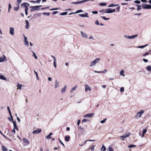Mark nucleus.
Listing matches in <instances>:
<instances>
[{
	"mask_svg": "<svg viewBox=\"0 0 151 151\" xmlns=\"http://www.w3.org/2000/svg\"><path fill=\"white\" fill-rule=\"evenodd\" d=\"M108 150L109 151H114L113 149H112V147H109V149Z\"/></svg>",
	"mask_w": 151,
	"mask_h": 151,
	"instance_id": "obj_46",
	"label": "nucleus"
},
{
	"mask_svg": "<svg viewBox=\"0 0 151 151\" xmlns=\"http://www.w3.org/2000/svg\"><path fill=\"white\" fill-rule=\"evenodd\" d=\"M106 4L105 3H101L99 4V5L101 6H106Z\"/></svg>",
	"mask_w": 151,
	"mask_h": 151,
	"instance_id": "obj_35",
	"label": "nucleus"
},
{
	"mask_svg": "<svg viewBox=\"0 0 151 151\" xmlns=\"http://www.w3.org/2000/svg\"><path fill=\"white\" fill-rule=\"evenodd\" d=\"M41 0H37L35 1H31V2H33V3H40V1H41Z\"/></svg>",
	"mask_w": 151,
	"mask_h": 151,
	"instance_id": "obj_39",
	"label": "nucleus"
},
{
	"mask_svg": "<svg viewBox=\"0 0 151 151\" xmlns=\"http://www.w3.org/2000/svg\"><path fill=\"white\" fill-rule=\"evenodd\" d=\"M59 86V83L57 80H56L55 81V84L54 86L55 88H57Z\"/></svg>",
	"mask_w": 151,
	"mask_h": 151,
	"instance_id": "obj_13",
	"label": "nucleus"
},
{
	"mask_svg": "<svg viewBox=\"0 0 151 151\" xmlns=\"http://www.w3.org/2000/svg\"><path fill=\"white\" fill-rule=\"evenodd\" d=\"M88 13H85V14H79L78 15L82 17H88Z\"/></svg>",
	"mask_w": 151,
	"mask_h": 151,
	"instance_id": "obj_14",
	"label": "nucleus"
},
{
	"mask_svg": "<svg viewBox=\"0 0 151 151\" xmlns=\"http://www.w3.org/2000/svg\"><path fill=\"white\" fill-rule=\"evenodd\" d=\"M143 60L145 63H147L148 62V60L145 58L143 59Z\"/></svg>",
	"mask_w": 151,
	"mask_h": 151,
	"instance_id": "obj_60",
	"label": "nucleus"
},
{
	"mask_svg": "<svg viewBox=\"0 0 151 151\" xmlns=\"http://www.w3.org/2000/svg\"><path fill=\"white\" fill-rule=\"evenodd\" d=\"M144 112L145 111L143 110H141L137 112L135 115V118L137 119H139Z\"/></svg>",
	"mask_w": 151,
	"mask_h": 151,
	"instance_id": "obj_2",
	"label": "nucleus"
},
{
	"mask_svg": "<svg viewBox=\"0 0 151 151\" xmlns=\"http://www.w3.org/2000/svg\"><path fill=\"white\" fill-rule=\"evenodd\" d=\"M52 135V133H50L48 135L46 136V138H47V139H51V136Z\"/></svg>",
	"mask_w": 151,
	"mask_h": 151,
	"instance_id": "obj_20",
	"label": "nucleus"
},
{
	"mask_svg": "<svg viewBox=\"0 0 151 151\" xmlns=\"http://www.w3.org/2000/svg\"><path fill=\"white\" fill-rule=\"evenodd\" d=\"M146 69L148 71L151 72V66L150 65L147 66L146 67Z\"/></svg>",
	"mask_w": 151,
	"mask_h": 151,
	"instance_id": "obj_24",
	"label": "nucleus"
},
{
	"mask_svg": "<svg viewBox=\"0 0 151 151\" xmlns=\"http://www.w3.org/2000/svg\"><path fill=\"white\" fill-rule=\"evenodd\" d=\"M94 115V113H92V114H86L84 116V117H92V116H93Z\"/></svg>",
	"mask_w": 151,
	"mask_h": 151,
	"instance_id": "obj_15",
	"label": "nucleus"
},
{
	"mask_svg": "<svg viewBox=\"0 0 151 151\" xmlns=\"http://www.w3.org/2000/svg\"><path fill=\"white\" fill-rule=\"evenodd\" d=\"M101 60V59L99 58H96L94 60L91 61L89 65V67H91L95 65L96 64L99 63Z\"/></svg>",
	"mask_w": 151,
	"mask_h": 151,
	"instance_id": "obj_1",
	"label": "nucleus"
},
{
	"mask_svg": "<svg viewBox=\"0 0 151 151\" xmlns=\"http://www.w3.org/2000/svg\"><path fill=\"white\" fill-rule=\"evenodd\" d=\"M124 37L125 38L129 39V36L127 35H125L124 36Z\"/></svg>",
	"mask_w": 151,
	"mask_h": 151,
	"instance_id": "obj_54",
	"label": "nucleus"
},
{
	"mask_svg": "<svg viewBox=\"0 0 151 151\" xmlns=\"http://www.w3.org/2000/svg\"><path fill=\"white\" fill-rule=\"evenodd\" d=\"M129 132H127L124 134L123 135L120 136V138L122 140H124L126 138L128 137L130 135Z\"/></svg>",
	"mask_w": 151,
	"mask_h": 151,
	"instance_id": "obj_3",
	"label": "nucleus"
},
{
	"mask_svg": "<svg viewBox=\"0 0 151 151\" xmlns=\"http://www.w3.org/2000/svg\"><path fill=\"white\" fill-rule=\"evenodd\" d=\"M41 131V130L40 129H37V130H34L32 133L33 134H37L38 133H40Z\"/></svg>",
	"mask_w": 151,
	"mask_h": 151,
	"instance_id": "obj_10",
	"label": "nucleus"
},
{
	"mask_svg": "<svg viewBox=\"0 0 151 151\" xmlns=\"http://www.w3.org/2000/svg\"><path fill=\"white\" fill-rule=\"evenodd\" d=\"M9 33L12 35H13L14 34V28L12 27L9 28Z\"/></svg>",
	"mask_w": 151,
	"mask_h": 151,
	"instance_id": "obj_9",
	"label": "nucleus"
},
{
	"mask_svg": "<svg viewBox=\"0 0 151 151\" xmlns=\"http://www.w3.org/2000/svg\"><path fill=\"white\" fill-rule=\"evenodd\" d=\"M101 150H103L104 151H105L106 150V147L104 146L103 145L101 148Z\"/></svg>",
	"mask_w": 151,
	"mask_h": 151,
	"instance_id": "obj_33",
	"label": "nucleus"
},
{
	"mask_svg": "<svg viewBox=\"0 0 151 151\" xmlns=\"http://www.w3.org/2000/svg\"><path fill=\"white\" fill-rule=\"evenodd\" d=\"M68 14L67 12H63V13H62L60 14V15H66L67 14Z\"/></svg>",
	"mask_w": 151,
	"mask_h": 151,
	"instance_id": "obj_41",
	"label": "nucleus"
},
{
	"mask_svg": "<svg viewBox=\"0 0 151 151\" xmlns=\"http://www.w3.org/2000/svg\"><path fill=\"white\" fill-rule=\"evenodd\" d=\"M94 146L93 145L92 147H91L90 148V149H91L92 151H94Z\"/></svg>",
	"mask_w": 151,
	"mask_h": 151,
	"instance_id": "obj_53",
	"label": "nucleus"
},
{
	"mask_svg": "<svg viewBox=\"0 0 151 151\" xmlns=\"http://www.w3.org/2000/svg\"><path fill=\"white\" fill-rule=\"evenodd\" d=\"M88 121V120L87 119H84L82 120V122H86Z\"/></svg>",
	"mask_w": 151,
	"mask_h": 151,
	"instance_id": "obj_52",
	"label": "nucleus"
},
{
	"mask_svg": "<svg viewBox=\"0 0 151 151\" xmlns=\"http://www.w3.org/2000/svg\"><path fill=\"white\" fill-rule=\"evenodd\" d=\"M106 118H105L103 119V120H101L100 121V123H104L106 122Z\"/></svg>",
	"mask_w": 151,
	"mask_h": 151,
	"instance_id": "obj_44",
	"label": "nucleus"
},
{
	"mask_svg": "<svg viewBox=\"0 0 151 151\" xmlns=\"http://www.w3.org/2000/svg\"><path fill=\"white\" fill-rule=\"evenodd\" d=\"M91 90V87L89 86L88 85L86 84L85 85V90L86 92H87L88 91H90Z\"/></svg>",
	"mask_w": 151,
	"mask_h": 151,
	"instance_id": "obj_6",
	"label": "nucleus"
},
{
	"mask_svg": "<svg viewBox=\"0 0 151 151\" xmlns=\"http://www.w3.org/2000/svg\"><path fill=\"white\" fill-rule=\"evenodd\" d=\"M95 24L96 25H100V23L98 20H96L95 22Z\"/></svg>",
	"mask_w": 151,
	"mask_h": 151,
	"instance_id": "obj_47",
	"label": "nucleus"
},
{
	"mask_svg": "<svg viewBox=\"0 0 151 151\" xmlns=\"http://www.w3.org/2000/svg\"><path fill=\"white\" fill-rule=\"evenodd\" d=\"M29 4L28 3H24L21 4L22 6H23L24 7H25V8L26 7H28L29 6Z\"/></svg>",
	"mask_w": 151,
	"mask_h": 151,
	"instance_id": "obj_19",
	"label": "nucleus"
},
{
	"mask_svg": "<svg viewBox=\"0 0 151 151\" xmlns=\"http://www.w3.org/2000/svg\"><path fill=\"white\" fill-rule=\"evenodd\" d=\"M42 6L41 5L38 6H32L30 7L31 8V11H34V10H37L38 9H39V8Z\"/></svg>",
	"mask_w": 151,
	"mask_h": 151,
	"instance_id": "obj_4",
	"label": "nucleus"
},
{
	"mask_svg": "<svg viewBox=\"0 0 151 151\" xmlns=\"http://www.w3.org/2000/svg\"><path fill=\"white\" fill-rule=\"evenodd\" d=\"M151 9V6L150 4L147 5L146 7H145V9Z\"/></svg>",
	"mask_w": 151,
	"mask_h": 151,
	"instance_id": "obj_31",
	"label": "nucleus"
},
{
	"mask_svg": "<svg viewBox=\"0 0 151 151\" xmlns=\"http://www.w3.org/2000/svg\"><path fill=\"white\" fill-rule=\"evenodd\" d=\"M59 141L60 142V143L62 145H63V146H64V144L62 142V141H61V140H60V139H59Z\"/></svg>",
	"mask_w": 151,
	"mask_h": 151,
	"instance_id": "obj_63",
	"label": "nucleus"
},
{
	"mask_svg": "<svg viewBox=\"0 0 151 151\" xmlns=\"http://www.w3.org/2000/svg\"><path fill=\"white\" fill-rule=\"evenodd\" d=\"M147 4H143L142 5V6L143 8L145 9V7H146V5H147Z\"/></svg>",
	"mask_w": 151,
	"mask_h": 151,
	"instance_id": "obj_57",
	"label": "nucleus"
},
{
	"mask_svg": "<svg viewBox=\"0 0 151 151\" xmlns=\"http://www.w3.org/2000/svg\"><path fill=\"white\" fill-rule=\"evenodd\" d=\"M22 86V85L21 84H19V83H18L17 87L18 88V89H20L21 88V87Z\"/></svg>",
	"mask_w": 151,
	"mask_h": 151,
	"instance_id": "obj_30",
	"label": "nucleus"
},
{
	"mask_svg": "<svg viewBox=\"0 0 151 151\" xmlns=\"http://www.w3.org/2000/svg\"><path fill=\"white\" fill-rule=\"evenodd\" d=\"M32 52L33 54V56L35 58V59H37V57L36 55V54L32 51Z\"/></svg>",
	"mask_w": 151,
	"mask_h": 151,
	"instance_id": "obj_36",
	"label": "nucleus"
},
{
	"mask_svg": "<svg viewBox=\"0 0 151 151\" xmlns=\"http://www.w3.org/2000/svg\"><path fill=\"white\" fill-rule=\"evenodd\" d=\"M22 0H17V1L18 3V5H19L21 3Z\"/></svg>",
	"mask_w": 151,
	"mask_h": 151,
	"instance_id": "obj_56",
	"label": "nucleus"
},
{
	"mask_svg": "<svg viewBox=\"0 0 151 151\" xmlns=\"http://www.w3.org/2000/svg\"><path fill=\"white\" fill-rule=\"evenodd\" d=\"M136 147V145H130L128 146V147L131 148Z\"/></svg>",
	"mask_w": 151,
	"mask_h": 151,
	"instance_id": "obj_43",
	"label": "nucleus"
},
{
	"mask_svg": "<svg viewBox=\"0 0 151 151\" xmlns=\"http://www.w3.org/2000/svg\"><path fill=\"white\" fill-rule=\"evenodd\" d=\"M23 36L24 38V42L25 45L26 46H28L29 45V42L27 40V37H26L24 34L23 35Z\"/></svg>",
	"mask_w": 151,
	"mask_h": 151,
	"instance_id": "obj_5",
	"label": "nucleus"
},
{
	"mask_svg": "<svg viewBox=\"0 0 151 151\" xmlns=\"http://www.w3.org/2000/svg\"><path fill=\"white\" fill-rule=\"evenodd\" d=\"M3 151H8V149L4 146L3 145L1 147Z\"/></svg>",
	"mask_w": 151,
	"mask_h": 151,
	"instance_id": "obj_25",
	"label": "nucleus"
},
{
	"mask_svg": "<svg viewBox=\"0 0 151 151\" xmlns=\"http://www.w3.org/2000/svg\"><path fill=\"white\" fill-rule=\"evenodd\" d=\"M81 34L83 37L85 38H87L88 37V35L87 34L85 33H84L83 32H81Z\"/></svg>",
	"mask_w": 151,
	"mask_h": 151,
	"instance_id": "obj_11",
	"label": "nucleus"
},
{
	"mask_svg": "<svg viewBox=\"0 0 151 151\" xmlns=\"http://www.w3.org/2000/svg\"><path fill=\"white\" fill-rule=\"evenodd\" d=\"M0 79L5 81L6 80V78L2 75L0 76Z\"/></svg>",
	"mask_w": 151,
	"mask_h": 151,
	"instance_id": "obj_23",
	"label": "nucleus"
},
{
	"mask_svg": "<svg viewBox=\"0 0 151 151\" xmlns=\"http://www.w3.org/2000/svg\"><path fill=\"white\" fill-rule=\"evenodd\" d=\"M51 57L53 59V60H54L53 62H56V59L52 55H51Z\"/></svg>",
	"mask_w": 151,
	"mask_h": 151,
	"instance_id": "obj_48",
	"label": "nucleus"
},
{
	"mask_svg": "<svg viewBox=\"0 0 151 151\" xmlns=\"http://www.w3.org/2000/svg\"><path fill=\"white\" fill-rule=\"evenodd\" d=\"M43 14L44 15H47L48 16H49L50 14V13H46V12H43Z\"/></svg>",
	"mask_w": 151,
	"mask_h": 151,
	"instance_id": "obj_49",
	"label": "nucleus"
},
{
	"mask_svg": "<svg viewBox=\"0 0 151 151\" xmlns=\"http://www.w3.org/2000/svg\"><path fill=\"white\" fill-rule=\"evenodd\" d=\"M59 9L57 8H52L51 9H50V10L53 11L54 10H57L58 9Z\"/></svg>",
	"mask_w": 151,
	"mask_h": 151,
	"instance_id": "obj_58",
	"label": "nucleus"
},
{
	"mask_svg": "<svg viewBox=\"0 0 151 151\" xmlns=\"http://www.w3.org/2000/svg\"><path fill=\"white\" fill-rule=\"evenodd\" d=\"M147 132V130L146 129H143L142 132V134L141 136L142 138L143 137L145 136V134Z\"/></svg>",
	"mask_w": 151,
	"mask_h": 151,
	"instance_id": "obj_18",
	"label": "nucleus"
},
{
	"mask_svg": "<svg viewBox=\"0 0 151 151\" xmlns=\"http://www.w3.org/2000/svg\"><path fill=\"white\" fill-rule=\"evenodd\" d=\"M107 72V70L106 69H104L103 71H102V73H105Z\"/></svg>",
	"mask_w": 151,
	"mask_h": 151,
	"instance_id": "obj_61",
	"label": "nucleus"
},
{
	"mask_svg": "<svg viewBox=\"0 0 151 151\" xmlns=\"http://www.w3.org/2000/svg\"><path fill=\"white\" fill-rule=\"evenodd\" d=\"M34 72H35V73L36 74L37 79L38 80H39V78L38 77V74H37V73L35 70H34Z\"/></svg>",
	"mask_w": 151,
	"mask_h": 151,
	"instance_id": "obj_40",
	"label": "nucleus"
},
{
	"mask_svg": "<svg viewBox=\"0 0 151 151\" xmlns=\"http://www.w3.org/2000/svg\"><path fill=\"white\" fill-rule=\"evenodd\" d=\"M118 4L114 5L113 3L111 4L109 6V7H111L113 6H118Z\"/></svg>",
	"mask_w": 151,
	"mask_h": 151,
	"instance_id": "obj_34",
	"label": "nucleus"
},
{
	"mask_svg": "<svg viewBox=\"0 0 151 151\" xmlns=\"http://www.w3.org/2000/svg\"><path fill=\"white\" fill-rule=\"evenodd\" d=\"M83 2V0L79 1L77 2H73L71 3L72 4H81Z\"/></svg>",
	"mask_w": 151,
	"mask_h": 151,
	"instance_id": "obj_27",
	"label": "nucleus"
},
{
	"mask_svg": "<svg viewBox=\"0 0 151 151\" xmlns=\"http://www.w3.org/2000/svg\"><path fill=\"white\" fill-rule=\"evenodd\" d=\"M124 91V87H122L120 88V91L121 92H123Z\"/></svg>",
	"mask_w": 151,
	"mask_h": 151,
	"instance_id": "obj_45",
	"label": "nucleus"
},
{
	"mask_svg": "<svg viewBox=\"0 0 151 151\" xmlns=\"http://www.w3.org/2000/svg\"><path fill=\"white\" fill-rule=\"evenodd\" d=\"M70 138V136H65V140L67 142H68L69 141V140Z\"/></svg>",
	"mask_w": 151,
	"mask_h": 151,
	"instance_id": "obj_28",
	"label": "nucleus"
},
{
	"mask_svg": "<svg viewBox=\"0 0 151 151\" xmlns=\"http://www.w3.org/2000/svg\"><path fill=\"white\" fill-rule=\"evenodd\" d=\"M115 11V9H113L112 10L109 8L108 9H106V11L105 12L106 13H113Z\"/></svg>",
	"mask_w": 151,
	"mask_h": 151,
	"instance_id": "obj_8",
	"label": "nucleus"
},
{
	"mask_svg": "<svg viewBox=\"0 0 151 151\" xmlns=\"http://www.w3.org/2000/svg\"><path fill=\"white\" fill-rule=\"evenodd\" d=\"M67 88V86L66 85L64 86V88H62L61 90V92L62 93H64L66 89Z\"/></svg>",
	"mask_w": 151,
	"mask_h": 151,
	"instance_id": "obj_16",
	"label": "nucleus"
},
{
	"mask_svg": "<svg viewBox=\"0 0 151 151\" xmlns=\"http://www.w3.org/2000/svg\"><path fill=\"white\" fill-rule=\"evenodd\" d=\"M19 6H18V7H16L14 8V10L15 11H17L18 10H19Z\"/></svg>",
	"mask_w": 151,
	"mask_h": 151,
	"instance_id": "obj_51",
	"label": "nucleus"
},
{
	"mask_svg": "<svg viewBox=\"0 0 151 151\" xmlns=\"http://www.w3.org/2000/svg\"><path fill=\"white\" fill-rule=\"evenodd\" d=\"M124 70H122L120 72V75H122L124 77L125 76V75L124 74Z\"/></svg>",
	"mask_w": 151,
	"mask_h": 151,
	"instance_id": "obj_21",
	"label": "nucleus"
},
{
	"mask_svg": "<svg viewBox=\"0 0 151 151\" xmlns=\"http://www.w3.org/2000/svg\"><path fill=\"white\" fill-rule=\"evenodd\" d=\"M148 45V44H146V45H145L143 46H139L137 47L138 48H143Z\"/></svg>",
	"mask_w": 151,
	"mask_h": 151,
	"instance_id": "obj_29",
	"label": "nucleus"
},
{
	"mask_svg": "<svg viewBox=\"0 0 151 151\" xmlns=\"http://www.w3.org/2000/svg\"><path fill=\"white\" fill-rule=\"evenodd\" d=\"M77 87V86H76L75 87L71 89L70 92L72 93L73 91L75 90L76 89Z\"/></svg>",
	"mask_w": 151,
	"mask_h": 151,
	"instance_id": "obj_37",
	"label": "nucleus"
},
{
	"mask_svg": "<svg viewBox=\"0 0 151 151\" xmlns=\"http://www.w3.org/2000/svg\"><path fill=\"white\" fill-rule=\"evenodd\" d=\"M88 39H90L94 40V38L92 36H90L88 37Z\"/></svg>",
	"mask_w": 151,
	"mask_h": 151,
	"instance_id": "obj_64",
	"label": "nucleus"
},
{
	"mask_svg": "<svg viewBox=\"0 0 151 151\" xmlns=\"http://www.w3.org/2000/svg\"><path fill=\"white\" fill-rule=\"evenodd\" d=\"M12 8V6L11 5V4H9V9H8V12H9L10 11V8Z\"/></svg>",
	"mask_w": 151,
	"mask_h": 151,
	"instance_id": "obj_59",
	"label": "nucleus"
},
{
	"mask_svg": "<svg viewBox=\"0 0 151 151\" xmlns=\"http://www.w3.org/2000/svg\"><path fill=\"white\" fill-rule=\"evenodd\" d=\"M6 58L4 55L0 57V62H3L5 61L6 60Z\"/></svg>",
	"mask_w": 151,
	"mask_h": 151,
	"instance_id": "obj_7",
	"label": "nucleus"
},
{
	"mask_svg": "<svg viewBox=\"0 0 151 151\" xmlns=\"http://www.w3.org/2000/svg\"><path fill=\"white\" fill-rule=\"evenodd\" d=\"M83 12V10H82L81 9H80V10H77L76 11V12L75 13V14H78V13H80V12Z\"/></svg>",
	"mask_w": 151,
	"mask_h": 151,
	"instance_id": "obj_32",
	"label": "nucleus"
},
{
	"mask_svg": "<svg viewBox=\"0 0 151 151\" xmlns=\"http://www.w3.org/2000/svg\"><path fill=\"white\" fill-rule=\"evenodd\" d=\"M134 2L135 3L138 4H139L140 3V1L139 0H136Z\"/></svg>",
	"mask_w": 151,
	"mask_h": 151,
	"instance_id": "obj_50",
	"label": "nucleus"
},
{
	"mask_svg": "<svg viewBox=\"0 0 151 151\" xmlns=\"http://www.w3.org/2000/svg\"><path fill=\"white\" fill-rule=\"evenodd\" d=\"M94 0H83V2H87V1H93Z\"/></svg>",
	"mask_w": 151,
	"mask_h": 151,
	"instance_id": "obj_55",
	"label": "nucleus"
},
{
	"mask_svg": "<svg viewBox=\"0 0 151 151\" xmlns=\"http://www.w3.org/2000/svg\"><path fill=\"white\" fill-rule=\"evenodd\" d=\"M23 140L25 143H28V144L29 143V141L26 138H24L23 139Z\"/></svg>",
	"mask_w": 151,
	"mask_h": 151,
	"instance_id": "obj_26",
	"label": "nucleus"
},
{
	"mask_svg": "<svg viewBox=\"0 0 151 151\" xmlns=\"http://www.w3.org/2000/svg\"><path fill=\"white\" fill-rule=\"evenodd\" d=\"M25 22L26 23V25L25 26V27L26 29H29V22L28 20H25Z\"/></svg>",
	"mask_w": 151,
	"mask_h": 151,
	"instance_id": "obj_12",
	"label": "nucleus"
},
{
	"mask_svg": "<svg viewBox=\"0 0 151 151\" xmlns=\"http://www.w3.org/2000/svg\"><path fill=\"white\" fill-rule=\"evenodd\" d=\"M92 13L93 14H97L98 13V12L97 11H92Z\"/></svg>",
	"mask_w": 151,
	"mask_h": 151,
	"instance_id": "obj_62",
	"label": "nucleus"
},
{
	"mask_svg": "<svg viewBox=\"0 0 151 151\" xmlns=\"http://www.w3.org/2000/svg\"><path fill=\"white\" fill-rule=\"evenodd\" d=\"M138 36V35H133L131 36H129V39H133L135 38L136 37Z\"/></svg>",
	"mask_w": 151,
	"mask_h": 151,
	"instance_id": "obj_22",
	"label": "nucleus"
},
{
	"mask_svg": "<svg viewBox=\"0 0 151 151\" xmlns=\"http://www.w3.org/2000/svg\"><path fill=\"white\" fill-rule=\"evenodd\" d=\"M137 11L141 9V6H140V5H137Z\"/></svg>",
	"mask_w": 151,
	"mask_h": 151,
	"instance_id": "obj_38",
	"label": "nucleus"
},
{
	"mask_svg": "<svg viewBox=\"0 0 151 151\" xmlns=\"http://www.w3.org/2000/svg\"><path fill=\"white\" fill-rule=\"evenodd\" d=\"M13 123L14 124V129H16L17 130H18V129L17 127V126L16 124V121H14L13 122Z\"/></svg>",
	"mask_w": 151,
	"mask_h": 151,
	"instance_id": "obj_17",
	"label": "nucleus"
},
{
	"mask_svg": "<svg viewBox=\"0 0 151 151\" xmlns=\"http://www.w3.org/2000/svg\"><path fill=\"white\" fill-rule=\"evenodd\" d=\"M101 17L103 18V19L105 20H107L109 19V18H106L104 17L101 16Z\"/></svg>",
	"mask_w": 151,
	"mask_h": 151,
	"instance_id": "obj_42",
	"label": "nucleus"
}]
</instances>
